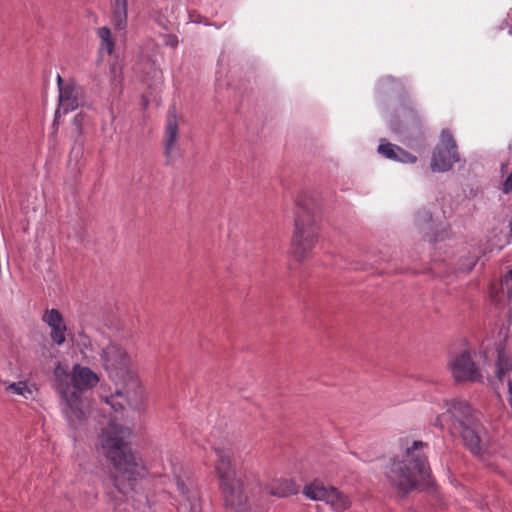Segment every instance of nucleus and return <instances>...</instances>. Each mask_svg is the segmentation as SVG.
<instances>
[{"mask_svg":"<svg viewBox=\"0 0 512 512\" xmlns=\"http://www.w3.org/2000/svg\"><path fill=\"white\" fill-rule=\"evenodd\" d=\"M177 486H178V489L179 491L182 493V494H185L186 493V486L184 484L183 481H181L180 479H177Z\"/></svg>","mask_w":512,"mask_h":512,"instance_id":"cd10ccee","label":"nucleus"},{"mask_svg":"<svg viewBox=\"0 0 512 512\" xmlns=\"http://www.w3.org/2000/svg\"><path fill=\"white\" fill-rule=\"evenodd\" d=\"M214 451L218 456V463L216 464L215 468H216V472L219 476V479L221 481L224 478V473L221 469V462L223 461V454H222L221 449H219V448H215Z\"/></svg>","mask_w":512,"mask_h":512,"instance_id":"393cba45","label":"nucleus"},{"mask_svg":"<svg viewBox=\"0 0 512 512\" xmlns=\"http://www.w3.org/2000/svg\"><path fill=\"white\" fill-rule=\"evenodd\" d=\"M100 360L103 368L113 381L125 380L132 371V358L119 343L110 341L102 347Z\"/></svg>","mask_w":512,"mask_h":512,"instance_id":"39448f33","label":"nucleus"},{"mask_svg":"<svg viewBox=\"0 0 512 512\" xmlns=\"http://www.w3.org/2000/svg\"><path fill=\"white\" fill-rule=\"evenodd\" d=\"M390 128L397 134H413L421 130V119L413 108L402 110L390 120Z\"/></svg>","mask_w":512,"mask_h":512,"instance_id":"ddd939ff","label":"nucleus"},{"mask_svg":"<svg viewBox=\"0 0 512 512\" xmlns=\"http://www.w3.org/2000/svg\"><path fill=\"white\" fill-rule=\"evenodd\" d=\"M319 237V226L314 215L312 200L301 196L296 200L294 232L291 240L293 256L298 261L306 259Z\"/></svg>","mask_w":512,"mask_h":512,"instance_id":"20e7f679","label":"nucleus"},{"mask_svg":"<svg viewBox=\"0 0 512 512\" xmlns=\"http://www.w3.org/2000/svg\"><path fill=\"white\" fill-rule=\"evenodd\" d=\"M456 382L481 381V374L468 351L453 356L448 363Z\"/></svg>","mask_w":512,"mask_h":512,"instance_id":"9b49d317","label":"nucleus"},{"mask_svg":"<svg viewBox=\"0 0 512 512\" xmlns=\"http://www.w3.org/2000/svg\"><path fill=\"white\" fill-rule=\"evenodd\" d=\"M395 161L404 164L415 163L417 161V157L411 154L410 152L404 150L403 148L399 147Z\"/></svg>","mask_w":512,"mask_h":512,"instance_id":"5701e85b","label":"nucleus"},{"mask_svg":"<svg viewBox=\"0 0 512 512\" xmlns=\"http://www.w3.org/2000/svg\"><path fill=\"white\" fill-rule=\"evenodd\" d=\"M458 161L459 154L456 141L450 130L443 129L440 133V140L432 153L431 170L433 172H446Z\"/></svg>","mask_w":512,"mask_h":512,"instance_id":"1a4fd4ad","label":"nucleus"},{"mask_svg":"<svg viewBox=\"0 0 512 512\" xmlns=\"http://www.w3.org/2000/svg\"><path fill=\"white\" fill-rule=\"evenodd\" d=\"M399 147L398 145L387 142L385 139H381L377 151L383 157L395 161Z\"/></svg>","mask_w":512,"mask_h":512,"instance_id":"a211bd4d","label":"nucleus"},{"mask_svg":"<svg viewBox=\"0 0 512 512\" xmlns=\"http://www.w3.org/2000/svg\"><path fill=\"white\" fill-rule=\"evenodd\" d=\"M42 320L47 323L49 327L64 324L63 317L57 309L46 310L42 316Z\"/></svg>","mask_w":512,"mask_h":512,"instance_id":"412c9836","label":"nucleus"},{"mask_svg":"<svg viewBox=\"0 0 512 512\" xmlns=\"http://www.w3.org/2000/svg\"><path fill=\"white\" fill-rule=\"evenodd\" d=\"M71 381L73 382V389L78 392L81 398V392L96 386L99 377L90 368L75 365L71 374Z\"/></svg>","mask_w":512,"mask_h":512,"instance_id":"2eb2a0df","label":"nucleus"},{"mask_svg":"<svg viewBox=\"0 0 512 512\" xmlns=\"http://www.w3.org/2000/svg\"><path fill=\"white\" fill-rule=\"evenodd\" d=\"M179 138V123L177 119L176 108L171 107L167 114L165 133H164V155L167 158V164L171 162L172 152L175 150Z\"/></svg>","mask_w":512,"mask_h":512,"instance_id":"4468645a","label":"nucleus"},{"mask_svg":"<svg viewBox=\"0 0 512 512\" xmlns=\"http://www.w3.org/2000/svg\"><path fill=\"white\" fill-rule=\"evenodd\" d=\"M304 495L314 501H325L335 510H345L350 506L348 497L334 487H326L321 481L315 480L307 485Z\"/></svg>","mask_w":512,"mask_h":512,"instance_id":"9d476101","label":"nucleus"},{"mask_svg":"<svg viewBox=\"0 0 512 512\" xmlns=\"http://www.w3.org/2000/svg\"><path fill=\"white\" fill-rule=\"evenodd\" d=\"M425 446V442L413 441L401 454L390 458L385 467L387 481L402 495H406L430 478L428 459L422 452Z\"/></svg>","mask_w":512,"mask_h":512,"instance_id":"7ed1b4c3","label":"nucleus"},{"mask_svg":"<svg viewBox=\"0 0 512 512\" xmlns=\"http://www.w3.org/2000/svg\"><path fill=\"white\" fill-rule=\"evenodd\" d=\"M51 328V333H50V337L52 339V341L57 344V345H62L66 338H65V331H66V326L65 324H60V325H57V326H53V327H50Z\"/></svg>","mask_w":512,"mask_h":512,"instance_id":"4be33fe9","label":"nucleus"},{"mask_svg":"<svg viewBox=\"0 0 512 512\" xmlns=\"http://www.w3.org/2000/svg\"><path fill=\"white\" fill-rule=\"evenodd\" d=\"M127 5V0H114L112 23L117 30H123L127 26Z\"/></svg>","mask_w":512,"mask_h":512,"instance_id":"f3484780","label":"nucleus"},{"mask_svg":"<svg viewBox=\"0 0 512 512\" xmlns=\"http://www.w3.org/2000/svg\"><path fill=\"white\" fill-rule=\"evenodd\" d=\"M425 219H426L427 221H430V220H431V214H430V213H428V212H427V213H425Z\"/></svg>","mask_w":512,"mask_h":512,"instance_id":"c756f323","label":"nucleus"},{"mask_svg":"<svg viewBox=\"0 0 512 512\" xmlns=\"http://www.w3.org/2000/svg\"><path fill=\"white\" fill-rule=\"evenodd\" d=\"M97 35L102 42V46L106 48V51L109 55L113 53L115 42L112 38L111 31L108 27H100L97 30Z\"/></svg>","mask_w":512,"mask_h":512,"instance_id":"6ab92c4d","label":"nucleus"},{"mask_svg":"<svg viewBox=\"0 0 512 512\" xmlns=\"http://www.w3.org/2000/svg\"><path fill=\"white\" fill-rule=\"evenodd\" d=\"M85 103L84 90L81 86L70 81L66 82V87L61 89L59 94V106L55 111L54 125L58 123L61 110L68 113L77 109Z\"/></svg>","mask_w":512,"mask_h":512,"instance_id":"f8f14e48","label":"nucleus"},{"mask_svg":"<svg viewBox=\"0 0 512 512\" xmlns=\"http://www.w3.org/2000/svg\"><path fill=\"white\" fill-rule=\"evenodd\" d=\"M120 382L123 383V387L118 389L107 402L115 411L123 410L125 407L140 411L144 405V392L139 378L132 373Z\"/></svg>","mask_w":512,"mask_h":512,"instance_id":"0eeeda50","label":"nucleus"},{"mask_svg":"<svg viewBox=\"0 0 512 512\" xmlns=\"http://www.w3.org/2000/svg\"><path fill=\"white\" fill-rule=\"evenodd\" d=\"M392 84H395V85H398V86H402L401 85V82L391 76H388L386 78H384L382 81H381V89L382 90H386V88L389 86V85H392Z\"/></svg>","mask_w":512,"mask_h":512,"instance_id":"a878e982","label":"nucleus"},{"mask_svg":"<svg viewBox=\"0 0 512 512\" xmlns=\"http://www.w3.org/2000/svg\"><path fill=\"white\" fill-rule=\"evenodd\" d=\"M130 430L122 425L110 423L101 434V448L107 460L113 465L112 475L114 487L122 494L134 490L140 475V460L132 453L125 438Z\"/></svg>","mask_w":512,"mask_h":512,"instance_id":"f257e3e1","label":"nucleus"},{"mask_svg":"<svg viewBox=\"0 0 512 512\" xmlns=\"http://www.w3.org/2000/svg\"><path fill=\"white\" fill-rule=\"evenodd\" d=\"M57 85H58L59 93L61 92L62 88L66 87V83L64 82L63 78L60 75L57 76Z\"/></svg>","mask_w":512,"mask_h":512,"instance_id":"bb28decb","label":"nucleus"},{"mask_svg":"<svg viewBox=\"0 0 512 512\" xmlns=\"http://www.w3.org/2000/svg\"><path fill=\"white\" fill-rule=\"evenodd\" d=\"M446 412L438 415L433 425L443 428L450 424L451 433L458 435L464 446L474 455H482L488 449L490 437L482 421V414L464 400L446 402Z\"/></svg>","mask_w":512,"mask_h":512,"instance_id":"f03ea898","label":"nucleus"},{"mask_svg":"<svg viewBox=\"0 0 512 512\" xmlns=\"http://www.w3.org/2000/svg\"><path fill=\"white\" fill-rule=\"evenodd\" d=\"M501 286L503 290L507 291L508 297H512V269L502 279Z\"/></svg>","mask_w":512,"mask_h":512,"instance_id":"b1692460","label":"nucleus"},{"mask_svg":"<svg viewBox=\"0 0 512 512\" xmlns=\"http://www.w3.org/2000/svg\"><path fill=\"white\" fill-rule=\"evenodd\" d=\"M177 43H178V41H177V39H176V38H173V39L169 42V44H170L171 46H173V47H176Z\"/></svg>","mask_w":512,"mask_h":512,"instance_id":"c85d7f7f","label":"nucleus"},{"mask_svg":"<svg viewBox=\"0 0 512 512\" xmlns=\"http://www.w3.org/2000/svg\"><path fill=\"white\" fill-rule=\"evenodd\" d=\"M244 474L226 460V508L249 512L248 496L244 488Z\"/></svg>","mask_w":512,"mask_h":512,"instance_id":"6e6552de","label":"nucleus"},{"mask_svg":"<svg viewBox=\"0 0 512 512\" xmlns=\"http://www.w3.org/2000/svg\"><path fill=\"white\" fill-rule=\"evenodd\" d=\"M56 389L66 403V416L70 423L77 428L86 419V413L82 408V401L79 394L73 389L71 375L60 366L55 369Z\"/></svg>","mask_w":512,"mask_h":512,"instance_id":"423d86ee","label":"nucleus"},{"mask_svg":"<svg viewBox=\"0 0 512 512\" xmlns=\"http://www.w3.org/2000/svg\"><path fill=\"white\" fill-rule=\"evenodd\" d=\"M6 391L11 392L13 394L20 395L24 397L25 399H28L30 396H32V391L28 387L27 382L25 381H19V382H13L10 385L6 387Z\"/></svg>","mask_w":512,"mask_h":512,"instance_id":"aec40b11","label":"nucleus"},{"mask_svg":"<svg viewBox=\"0 0 512 512\" xmlns=\"http://www.w3.org/2000/svg\"><path fill=\"white\" fill-rule=\"evenodd\" d=\"M263 490L271 496L285 498L299 492V486L292 480L274 479Z\"/></svg>","mask_w":512,"mask_h":512,"instance_id":"dca6fc26","label":"nucleus"}]
</instances>
